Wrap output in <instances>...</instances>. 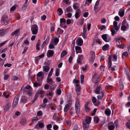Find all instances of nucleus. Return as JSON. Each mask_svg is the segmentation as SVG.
<instances>
[{"mask_svg": "<svg viewBox=\"0 0 130 130\" xmlns=\"http://www.w3.org/2000/svg\"><path fill=\"white\" fill-rule=\"evenodd\" d=\"M42 72H39L37 74V79L38 80H40V78L42 76Z\"/></svg>", "mask_w": 130, "mask_h": 130, "instance_id": "e433bc0d", "label": "nucleus"}, {"mask_svg": "<svg viewBox=\"0 0 130 130\" xmlns=\"http://www.w3.org/2000/svg\"><path fill=\"white\" fill-rule=\"evenodd\" d=\"M109 45L108 44H106L102 47V50L103 51H106L108 50Z\"/></svg>", "mask_w": 130, "mask_h": 130, "instance_id": "bb28decb", "label": "nucleus"}, {"mask_svg": "<svg viewBox=\"0 0 130 130\" xmlns=\"http://www.w3.org/2000/svg\"><path fill=\"white\" fill-rule=\"evenodd\" d=\"M84 76L83 75H80L81 83L83 84L84 82Z\"/></svg>", "mask_w": 130, "mask_h": 130, "instance_id": "603ef678", "label": "nucleus"}, {"mask_svg": "<svg viewBox=\"0 0 130 130\" xmlns=\"http://www.w3.org/2000/svg\"><path fill=\"white\" fill-rule=\"evenodd\" d=\"M8 18V17L6 15L4 16L1 19V21L3 23Z\"/></svg>", "mask_w": 130, "mask_h": 130, "instance_id": "79ce46f5", "label": "nucleus"}, {"mask_svg": "<svg viewBox=\"0 0 130 130\" xmlns=\"http://www.w3.org/2000/svg\"><path fill=\"white\" fill-rule=\"evenodd\" d=\"M6 33V31L3 29L0 30V36H2L5 35Z\"/></svg>", "mask_w": 130, "mask_h": 130, "instance_id": "c85d7f7f", "label": "nucleus"}, {"mask_svg": "<svg viewBox=\"0 0 130 130\" xmlns=\"http://www.w3.org/2000/svg\"><path fill=\"white\" fill-rule=\"evenodd\" d=\"M113 87V86L111 85L107 86L105 87L106 89H112Z\"/></svg>", "mask_w": 130, "mask_h": 130, "instance_id": "680f3d73", "label": "nucleus"}, {"mask_svg": "<svg viewBox=\"0 0 130 130\" xmlns=\"http://www.w3.org/2000/svg\"><path fill=\"white\" fill-rule=\"evenodd\" d=\"M100 28L101 31L102 30L104 29H105L106 28V26L104 25H102L100 26Z\"/></svg>", "mask_w": 130, "mask_h": 130, "instance_id": "69168bd1", "label": "nucleus"}, {"mask_svg": "<svg viewBox=\"0 0 130 130\" xmlns=\"http://www.w3.org/2000/svg\"><path fill=\"white\" fill-rule=\"evenodd\" d=\"M128 27V26H127L122 25V26L121 27V29L122 30L125 31L126 30L127 27Z\"/></svg>", "mask_w": 130, "mask_h": 130, "instance_id": "5fc2aeb1", "label": "nucleus"}, {"mask_svg": "<svg viewBox=\"0 0 130 130\" xmlns=\"http://www.w3.org/2000/svg\"><path fill=\"white\" fill-rule=\"evenodd\" d=\"M11 104L10 102L7 101L4 106V110L5 111H7L10 107Z\"/></svg>", "mask_w": 130, "mask_h": 130, "instance_id": "20e7f679", "label": "nucleus"}, {"mask_svg": "<svg viewBox=\"0 0 130 130\" xmlns=\"http://www.w3.org/2000/svg\"><path fill=\"white\" fill-rule=\"evenodd\" d=\"M43 71L45 73L48 72L50 68L47 65L44 66L43 67Z\"/></svg>", "mask_w": 130, "mask_h": 130, "instance_id": "f3484780", "label": "nucleus"}, {"mask_svg": "<svg viewBox=\"0 0 130 130\" xmlns=\"http://www.w3.org/2000/svg\"><path fill=\"white\" fill-rule=\"evenodd\" d=\"M101 93V95H98L97 96L98 99L100 100H101L102 98L104 96L105 92L104 90H102Z\"/></svg>", "mask_w": 130, "mask_h": 130, "instance_id": "9d476101", "label": "nucleus"}, {"mask_svg": "<svg viewBox=\"0 0 130 130\" xmlns=\"http://www.w3.org/2000/svg\"><path fill=\"white\" fill-rule=\"evenodd\" d=\"M75 107L76 113H78L80 110V104L79 100L77 99L75 100Z\"/></svg>", "mask_w": 130, "mask_h": 130, "instance_id": "f03ea898", "label": "nucleus"}, {"mask_svg": "<svg viewBox=\"0 0 130 130\" xmlns=\"http://www.w3.org/2000/svg\"><path fill=\"white\" fill-rule=\"evenodd\" d=\"M24 43L23 44V45L25 44L26 45H28L29 44V42L28 40L26 39L25 40H24Z\"/></svg>", "mask_w": 130, "mask_h": 130, "instance_id": "49530a36", "label": "nucleus"}, {"mask_svg": "<svg viewBox=\"0 0 130 130\" xmlns=\"http://www.w3.org/2000/svg\"><path fill=\"white\" fill-rule=\"evenodd\" d=\"M31 120L33 122H34V121H36L38 120V118L36 117L32 118H31Z\"/></svg>", "mask_w": 130, "mask_h": 130, "instance_id": "052dcab7", "label": "nucleus"}, {"mask_svg": "<svg viewBox=\"0 0 130 130\" xmlns=\"http://www.w3.org/2000/svg\"><path fill=\"white\" fill-rule=\"evenodd\" d=\"M124 10L123 9H121L119 12V14L121 17H123L124 14Z\"/></svg>", "mask_w": 130, "mask_h": 130, "instance_id": "4be33fe9", "label": "nucleus"}, {"mask_svg": "<svg viewBox=\"0 0 130 130\" xmlns=\"http://www.w3.org/2000/svg\"><path fill=\"white\" fill-rule=\"evenodd\" d=\"M60 26H62V23H65L66 22V20L63 18H61L60 19Z\"/></svg>", "mask_w": 130, "mask_h": 130, "instance_id": "ea45409f", "label": "nucleus"}, {"mask_svg": "<svg viewBox=\"0 0 130 130\" xmlns=\"http://www.w3.org/2000/svg\"><path fill=\"white\" fill-rule=\"evenodd\" d=\"M126 126L129 129H130V121H128L126 124Z\"/></svg>", "mask_w": 130, "mask_h": 130, "instance_id": "774afa93", "label": "nucleus"}, {"mask_svg": "<svg viewBox=\"0 0 130 130\" xmlns=\"http://www.w3.org/2000/svg\"><path fill=\"white\" fill-rule=\"evenodd\" d=\"M102 90V87L100 85L98 86L96 88L95 90V92L97 94H99L100 93V91Z\"/></svg>", "mask_w": 130, "mask_h": 130, "instance_id": "2eb2a0df", "label": "nucleus"}, {"mask_svg": "<svg viewBox=\"0 0 130 130\" xmlns=\"http://www.w3.org/2000/svg\"><path fill=\"white\" fill-rule=\"evenodd\" d=\"M91 117H86L85 120L84 121H85L86 123L89 124L91 122Z\"/></svg>", "mask_w": 130, "mask_h": 130, "instance_id": "b1692460", "label": "nucleus"}, {"mask_svg": "<svg viewBox=\"0 0 130 130\" xmlns=\"http://www.w3.org/2000/svg\"><path fill=\"white\" fill-rule=\"evenodd\" d=\"M108 128L109 130H114L115 128V126L114 125H108Z\"/></svg>", "mask_w": 130, "mask_h": 130, "instance_id": "7c9ffc66", "label": "nucleus"}, {"mask_svg": "<svg viewBox=\"0 0 130 130\" xmlns=\"http://www.w3.org/2000/svg\"><path fill=\"white\" fill-rule=\"evenodd\" d=\"M83 125L84 130H87L89 127V124L86 123L85 121H83Z\"/></svg>", "mask_w": 130, "mask_h": 130, "instance_id": "dca6fc26", "label": "nucleus"}, {"mask_svg": "<svg viewBox=\"0 0 130 130\" xmlns=\"http://www.w3.org/2000/svg\"><path fill=\"white\" fill-rule=\"evenodd\" d=\"M72 9L71 7L69 6L66 8L65 12V13H66V12H68L72 11Z\"/></svg>", "mask_w": 130, "mask_h": 130, "instance_id": "473e14b6", "label": "nucleus"}, {"mask_svg": "<svg viewBox=\"0 0 130 130\" xmlns=\"http://www.w3.org/2000/svg\"><path fill=\"white\" fill-rule=\"evenodd\" d=\"M73 7L74 9H79V5L77 3L74 4L73 6Z\"/></svg>", "mask_w": 130, "mask_h": 130, "instance_id": "a878e982", "label": "nucleus"}, {"mask_svg": "<svg viewBox=\"0 0 130 130\" xmlns=\"http://www.w3.org/2000/svg\"><path fill=\"white\" fill-rule=\"evenodd\" d=\"M37 93L39 95L40 94H42L44 93V91L43 90H42L41 88H40L38 89V90L37 92Z\"/></svg>", "mask_w": 130, "mask_h": 130, "instance_id": "c9c22d12", "label": "nucleus"}, {"mask_svg": "<svg viewBox=\"0 0 130 130\" xmlns=\"http://www.w3.org/2000/svg\"><path fill=\"white\" fill-rule=\"evenodd\" d=\"M108 68L109 69L111 68L112 66L111 59L110 56H109L108 58Z\"/></svg>", "mask_w": 130, "mask_h": 130, "instance_id": "412c9836", "label": "nucleus"}, {"mask_svg": "<svg viewBox=\"0 0 130 130\" xmlns=\"http://www.w3.org/2000/svg\"><path fill=\"white\" fill-rule=\"evenodd\" d=\"M128 55V53L126 52H124L122 54V57L123 58V56H127Z\"/></svg>", "mask_w": 130, "mask_h": 130, "instance_id": "e2e57ef3", "label": "nucleus"}, {"mask_svg": "<svg viewBox=\"0 0 130 130\" xmlns=\"http://www.w3.org/2000/svg\"><path fill=\"white\" fill-rule=\"evenodd\" d=\"M124 39L121 37H118L115 39L117 43H119L120 42H122Z\"/></svg>", "mask_w": 130, "mask_h": 130, "instance_id": "5701e85b", "label": "nucleus"}, {"mask_svg": "<svg viewBox=\"0 0 130 130\" xmlns=\"http://www.w3.org/2000/svg\"><path fill=\"white\" fill-rule=\"evenodd\" d=\"M79 24H78L79 25H82L84 21V19H80L79 20Z\"/></svg>", "mask_w": 130, "mask_h": 130, "instance_id": "de8ad7c7", "label": "nucleus"}, {"mask_svg": "<svg viewBox=\"0 0 130 130\" xmlns=\"http://www.w3.org/2000/svg\"><path fill=\"white\" fill-rule=\"evenodd\" d=\"M75 49L77 54L78 53H81L82 52V49L79 46H76Z\"/></svg>", "mask_w": 130, "mask_h": 130, "instance_id": "aec40b11", "label": "nucleus"}, {"mask_svg": "<svg viewBox=\"0 0 130 130\" xmlns=\"http://www.w3.org/2000/svg\"><path fill=\"white\" fill-rule=\"evenodd\" d=\"M122 25H124L127 26H128V24L126 22V21L125 20H124L123 21L122 23Z\"/></svg>", "mask_w": 130, "mask_h": 130, "instance_id": "8fccbe9b", "label": "nucleus"}, {"mask_svg": "<svg viewBox=\"0 0 130 130\" xmlns=\"http://www.w3.org/2000/svg\"><path fill=\"white\" fill-rule=\"evenodd\" d=\"M89 103L88 102H87L85 105V109L88 112L90 110V108L88 107Z\"/></svg>", "mask_w": 130, "mask_h": 130, "instance_id": "72a5a7b5", "label": "nucleus"}, {"mask_svg": "<svg viewBox=\"0 0 130 130\" xmlns=\"http://www.w3.org/2000/svg\"><path fill=\"white\" fill-rule=\"evenodd\" d=\"M43 114L41 110L38 111L37 113V116H42Z\"/></svg>", "mask_w": 130, "mask_h": 130, "instance_id": "13d9d810", "label": "nucleus"}, {"mask_svg": "<svg viewBox=\"0 0 130 130\" xmlns=\"http://www.w3.org/2000/svg\"><path fill=\"white\" fill-rule=\"evenodd\" d=\"M61 93V90L60 89H58L56 91V93L58 95H60Z\"/></svg>", "mask_w": 130, "mask_h": 130, "instance_id": "bf43d9fd", "label": "nucleus"}, {"mask_svg": "<svg viewBox=\"0 0 130 130\" xmlns=\"http://www.w3.org/2000/svg\"><path fill=\"white\" fill-rule=\"evenodd\" d=\"M31 30L33 35H36L38 33V28L36 25H33L31 27Z\"/></svg>", "mask_w": 130, "mask_h": 130, "instance_id": "f257e3e1", "label": "nucleus"}, {"mask_svg": "<svg viewBox=\"0 0 130 130\" xmlns=\"http://www.w3.org/2000/svg\"><path fill=\"white\" fill-rule=\"evenodd\" d=\"M92 0H86L85 4L86 5L89 6L91 3Z\"/></svg>", "mask_w": 130, "mask_h": 130, "instance_id": "09e8293b", "label": "nucleus"}, {"mask_svg": "<svg viewBox=\"0 0 130 130\" xmlns=\"http://www.w3.org/2000/svg\"><path fill=\"white\" fill-rule=\"evenodd\" d=\"M95 55V54L94 52H91L90 56V58L94 59Z\"/></svg>", "mask_w": 130, "mask_h": 130, "instance_id": "a19ab883", "label": "nucleus"}, {"mask_svg": "<svg viewBox=\"0 0 130 130\" xmlns=\"http://www.w3.org/2000/svg\"><path fill=\"white\" fill-rule=\"evenodd\" d=\"M7 72L5 71L4 73V79L5 80H7L9 77V75L8 74H6Z\"/></svg>", "mask_w": 130, "mask_h": 130, "instance_id": "c756f323", "label": "nucleus"}, {"mask_svg": "<svg viewBox=\"0 0 130 130\" xmlns=\"http://www.w3.org/2000/svg\"><path fill=\"white\" fill-rule=\"evenodd\" d=\"M99 119L98 117H96L94 118V121L95 124H97L99 122Z\"/></svg>", "mask_w": 130, "mask_h": 130, "instance_id": "3c124183", "label": "nucleus"}, {"mask_svg": "<svg viewBox=\"0 0 130 130\" xmlns=\"http://www.w3.org/2000/svg\"><path fill=\"white\" fill-rule=\"evenodd\" d=\"M80 13L81 11L80 9H78L76 10L75 14V17L76 19H78L80 17Z\"/></svg>", "mask_w": 130, "mask_h": 130, "instance_id": "f8f14e48", "label": "nucleus"}, {"mask_svg": "<svg viewBox=\"0 0 130 130\" xmlns=\"http://www.w3.org/2000/svg\"><path fill=\"white\" fill-rule=\"evenodd\" d=\"M59 41V39L58 38H56L54 40V43H55V45H56L57 43Z\"/></svg>", "mask_w": 130, "mask_h": 130, "instance_id": "338daca9", "label": "nucleus"}, {"mask_svg": "<svg viewBox=\"0 0 130 130\" xmlns=\"http://www.w3.org/2000/svg\"><path fill=\"white\" fill-rule=\"evenodd\" d=\"M53 119L54 120L57 119L58 121H59L60 120L59 118L57 116V114L56 113L54 114L53 117Z\"/></svg>", "mask_w": 130, "mask_h": 130, "instance_id": "c03bdc74", "label": "nucleus"}, {"mask_svg": "<svg viewBox=\"0 0 130 130\" xmlns=\"http://www.w3.org/2000/svg\"><path fill=\"white\" fill-rule=\"evenodd\" d=\"M21 101L24 103H25L27 101V98L26 97L22 96L21 97Z\"/></svg>", "mask_w": 130, "mask_h": 130, "instance_id": "4c0bfd02", "label": "nucleus"}, {"mask_svg": "<svg viewBox=\"0 0 130 130\" xmlns=\"http://www.w3.org/2000/svg\"><path fill=\"white\" fill-rule=\"evenodd\" d=\"M41 83H38L37 82H36L34 83V86L35 87H37L41 86Z\"/></svg>", "mask_w": 130, "mask_h": 130, "instance_id": "58836bf2", "label": "nucleus"}, {"mask_svg": "<svg viewBox=\"0 0 130 130\" xmlns=\"http://www.w3.org/2000/svg\"><path fill=\"white\" fill-rule=\"evenodd\" d=\"M40 40H38V42L36 44V48L38 50H39V46L40 44Z\"/></svg>", "mask_w": 130, "mask_h": 130, "instance_id": "2f4dec72", "label": "nucleus"}, {"mask_svg": "<svg viewBox=\"0 0 130 130\" xmlns=\"http://www.w3.org/2000/svg\"><path fill=\"white\" fill-rule=\"evenodd\" d=\"M83 57V55H79L78 56L77 60V63L78 64H82Z\"/></svg>", "mask_w": 130, "mask_h": 130, "instance_id": "6e6552de", "label": "nucleus"}, {"mask_svg": "<svg viewBox=\"0 0 130 130\" xmlns=\"http://www.w3.org/2000/svg\"><path fill=\"white\" fill-rule=\"evenodd\" d=\"M19 97L18 96L15 97L13 100L12 107L14 108L15 107L17 106L19 101Z\"/></svg>", "mask_w": 130, "mask_h": 130, "instance_id": "39448f33", "label": "nucleus"}, {"mask_svg": "<svg viewBox=\"0 0 130 130\" xmlns=\"http://www.w3.org/2000/svg\"><path fill=\"white\" fill-rule=\"evenodd\" d=\"M111 34L113 36L115 34V31L113 28H111Z\"/></svg>", "mask_w": 130, "mask_h": 130, "instance_id": "0e129e2a", "label": "nucleus"}, {"mask_svg": "<svg viewBox=\"0 0 130 130\" xmlns=\"http://www.w3.org/2000/svg\"><path fill=\"white\" fill-rule=\"evenodd\" d=\"M55 45L53 41H52L48 46L49 48L50 49H52L54 47V45Z\"/></svg>", "mask_w": 130, "mask_h": 130, "instance_id": "393cba45", "label": "nucleus"}, {"mask_svg": "<svg viewBox=\"0 0 130 130\" xmlns=\"http://www.w3.org/2000/svg\"><path fill=\"white\" fill-rule=\"evenodd\" d=\"M99 1H97L95 3L94 8V10L95 12H98L100 10V8L99 7Z\"/></svg>", "mask_w": 130, "mask_h": 130, "instance_id": "423d86ee", "label": "nucleus"}, {"mask_svg": "<svg viewBox=\"0 0 130 130\" xmlns=\"http://www.w3.org/2000/svg\"><path fill=\"white\" fill-rule=\"evenodd\" d=\"M67 52L66 50H64L61 53L60 55V58H63L64 56L67 55Z\"/></svg>", "mask_w": 130, "mask_h": 130, "instance_id": "cd10ccee", "label": "nucleus"}, {"mask_svg": "<svg viewBox=\"0 0 130 130\" xmlns=\"http://www.w3.org/2000/svg\"><path fill=\"white\" fill-rule=\"evenodd\" d=\"M20 34V31L19 29H17L13 32L11 34V35L13 36L14 35L16 36H18Z\"/></svg>", "mask_w": 130, "mask_h": 130, "instance_id": "4468645a", "label": "nucleus"}, {"mask_svg": "<svg viewBox=\"0 0 130 130\" xmlns=\"http://www.w3.org/2000/svg\"><path fill=\"white\" fill-rule=\"evenodd\" d=\"M57 31L58 32L59 34H62L63 31L60 28H58Z\"/></svg>", "mask_w": 130, "mask_h": 130, "instance_id": "864d4df0", "label": "nucleus"}, {"mask_svg": "<svg viewBox=\"0 0 130 130\" xmlns=\"http://www.w3.org/2000/svg\"><path fill=\"white\" fill-rule=\"evenodd\" d=\"M59 70L58 69H57L56 70L55 75L56 76H58L59 75Z\"/></svg>", "mask_w": 130, "mask_h": 130, "instance_id": "4d7b16f0", "label": "nucleus"}, {"mask_svg": "<svg viewBox=\"0 0 130 130\" xmlns=\"http://www.w3.org/2000/svg\"><path fill=\"white\" fill-rule=\"evenodd\" d=\"M56 85L55 84L53 85L50 87V90L51 91H53L54 90L56 87Z\"/></svg>", "mask_w": 130, "mask_h": 130, "instance_id": "a18cd8bd", "label": "nucleus"}, {"mask_svg": "<svg viewBox=\"0 0 130 130\" xmlns=\"http://www.w3.org/2000/svg\"><path fill=\"white\" fill-rule=\"evenodd\" d=\"M113 25L115 29L117 32L120 28L121 24H119L118 26V23L116 21H114L113 22Z\"/></svg>", "mask_w": 130, "mask_h": 130, "instance_id": "0eeeda50", "label": "nucleus"}, {"mask_svg": "<svg viewBox=\"0 0 130 130\" xmlns=\"http://www.w3.org/2000/svg\"><path fill=\"white\" fill-rule=\"evenodd\" d=\"M44 127V124L43 123L38 122L35 125V128L38 129L39 128H42Z\"/></svg>", "mask_w": 130, "mask_h": 130, "instance_id": "1a4fd4ad", "label": "nucleus"}, {"mask_svg": "<svg viewBox=\"0 0 130 130\" xmlns=\"http://www.w3.org/2000/svg\"><path fill=\"white\" fill-rule=\"evenodd\" d=\"M76 42L78 45L81 46L83 43V40L81 38H79L77 40Z\"/></svg>", "mask_w": 130, "mask_h": 130, "instance_id": "9b49d317", "label": "nucleus"}, {"mask_svg": "<svg viewBox=\"0 0 130 130\" xmlns=\"http://www.w3.org/2000/svg\"><path fill=\"white\" fill-rule=\"evenodd\" d=\"M58 14L59 15H61L63 13V11L61 8H59L57 10Z\"/></svg>", "mask_w": 130, "mask_h": 130, "instance_id": "f704fd0d", "label": "nucleus"}, {"mask_svg": "<svg viewBox=\"0 0 130 130\" xmlns=\"http://www.w3.org/2000/svg\"><path fill=\"white\" fill-rule=\"evenodd\" d=\"M71 106V104L70 103H68L66 104L64 107V111L65 112H67L70 108Z\"/></svg>", "mask_w": 130, "mask_h": 130, "instance_id": "a211bd4d", "label": "nucleus"}, {"mask_svg": "<svg viewBox=\"0 0 130 130\" xmlns=\"http://www.w3.org/2000/svg\"><path fill=\"white\" fill-rule=\"evenodd\" d=\"M105 113L106 115L108 116H109L111 113V111L109 108H106L105 111Z\"/></svg>", "mask_w": 130, "mask_h": 130, "instance_id": "6ab92c4d", "label": "nucleus"}, {"mask_svg": "<svg viewBox=\"0 0 130 130\" xmlns=\"http://www.w3.org/2000/svg\"><path fill=\"white\" fill-rule=\"evenodd\" d=\"M54 54V51L52 50H49L47 53V56L48 57H52Z\"/></svg>", "mask_w": 130, "mask_h": 130, "instance_id": "ddd939ff", "label": "nucleus"}, {"mask_svg": "<svg viewBox=\"0 0 130 130\" xmlns=\"http://www.w3.org/2000/svg\"><path fill=\"white\" fill-rule=\"evenodd\" d=\"M80 87L78 86V87H76V92L77 94L79 95L80 94Z\"/></svg>", "mask_w": 130, "mask_h": 130, "instance_id": "37998d69", "label": "nucleus"}, {"mask_svg": "<svg viewBox=\"0 0 130 130\" xmlns=\"http://www.w3.org/2000/svg\"><path fill=\"white\" fill-rule=\"evenodd\" d=\"M108 35L106 34H104L102 36V37L103 39L105 42H108L111 40V38L109 36H107Z\"/></svg>", "mask_w": 130, "mask_h": 130, "instance_id": "7ed1b4c3", "label": "nucleus"}, {"mask_svg": "<svg viewBox=\"0 0 130 130\" xmlns=\"http://www.w3.org/2000/svg\"><path fill=\"white\" fill-rule=\"evenodd\" d=\"M119 43H117V45L118 47L122 48H124V45L122 44L119 45Z\"/></svg>", "mask_w": 130, "mask_h": 130, "instance_id": "6e6d98bb", "label": "nucleus"}]
</instances>
